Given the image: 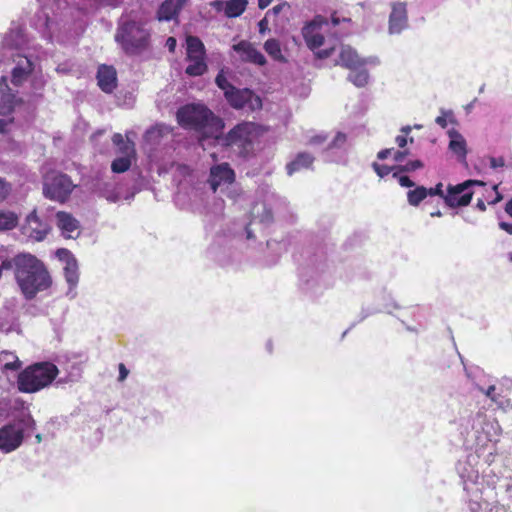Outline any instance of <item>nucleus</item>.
Returning <instances> with one entry per match:
<instances>
[{
	"label": "nucleus",
	"mask_w": 512,
	"mask_h": 512,
	"mask_svg": "<svg viewBox=\"0 0 512 512\" xmlns=\"http://www.w3.org/2000/svg\"><path fill=\"white\" fill-rule=\"evenodd\" d=\"M424 165H423V162L420 161V160H413V161H409L407 162L405 165H399V166H396L398 172H412V171H415L417 169H420L422 168Z\"/></svg>",
	"instance_id": "nucleus-36"
},
{
	"label": "nucleus",
	"mask_w": 512,
	"mask_h": 512,
	"mask_svg": "<svg viewBox=\"0 0 512 512\" xmlns=\"http://www.w3.org/2000/svg\"><path fill=\"white\" fill-rule=\"evenodd\" d=\"M286 6H288V4H287L286 2H283V3H280V4L276 5V6H274V7L271 9V11H272L275 15H277V14H279V13L282 11V9H283L284 7H286Z\"/></svg>",
	"instance_id": "nucleus-50"
},
{
	"label": "nucleus",
	"mask_w": 512,
	"mask_h": 512,
	"mask_svg": "<svg viewBox=\"0 0 512 512\" xmlns=\"http://www.w3.org/2000/svg\"><path fill=\"white\" fill-rule=\"evenodd\" d=\"M59 374L57 366L51 362H39L22 370L17 378L18 390L35 393L49 386Z\"/></svg>",
	"instance_id": "nucleus-4"
},
{
	"label": "nucleus",
	"mask_w": 512,
	"mask_h": 512,
	"mask_svg": "<svg viewBox=\"0 0 512 512\" xmlns=\"http://www.w3.org/2000/svg\"><path fill=\"white\" fill-rule=\"evenodd\" d=\"M176 119L182 128L197 132L200 141L218 139L224 128L223 120L201 103L181 106L176 112Z\"/></svg>",
	"instance_id": "nucleus-2"
},
{
	"label": "nucleus",
	"mask_w": 512,
	"mask_h": 512,
	"mask_svg": "<svg viewBox=\"0 0 512 512\" xmlns=\"http://www.w3.org/2000/svg\"><path fill=\"white\" fill-rule=\"evenodd\" d=\"M407 155H408V151H397L394 154V160L396 162H402Z\"/></svg>",
	"instance_id": "nucleus-48"
},
{
	"label": "nucleus",
	"mask_w": 512,
	"mask_h": 512,
	"mask_svg": "<svg viewBox=\"0 0 512 512\" xmlns=\"http://www.w3.org/2000/svg\"><path fill=\"white\" fill-rule=\"evenodd\" d=\"M348 80L357 87H364L368 83L369 74L367 70L358 68L351 70V73L348 75Z\"/></svg>",
	"instance_id": "nucleus-30"
},
{
	"label": "nucleus",
	"mask_w": 512,
	"mask_h": 512,
	"mask_svg": "<svg viewBox=\"0 0 512 512\" xmlns=\"http://www.w3.org/2000/svg\"><path fill=\"white\" fill-rule=\"evenodd\" d=\"M325 141H326V137L325 136L317 135V136L311 137L310 144H322Z\"/></svg>",
	"instance_id": "nucleus-49"
},
{
	"label": "nucleus",
	"mask_w": 512,
	"mask_h": 512,
	"mask_svg": "<svg viewBox=\"0 0 512 512\" xmlns=\"http://www.w3.org/2000/svg\"><path fill=\"white\" fill-rule=\"evenodd\" d=\"M7 125H8L7 121L0 119V133L6 132Z\"/></svg>",
	"instance_id": "nucleus-58"
},
{
	"label": "nucleus",
	"mask_w": 512,
	"mask_h": 512,
	"mask_svg": "<svg viewBox=\"0 0 512 512\" xmlns=\"http://www.w3.org/2000/svg\"><path fill=\"white\" fill-rule=\"evenodd\" d=\"M224 97L236 110L247 107L250 111H256L262 108V99L249 88L240 89L234 86Z\"/></svg>",
	"instance_id": "nucleus-7"
},
{
	"label": "nucleus",
	"mask_w": 512,
	"mask_h": 512,
	"mask_svg": "<svg viewBox=\"0 0 512 512\" xmlns=\"http://www.w3.org/2000/svg\"><path fill=\"white\" fill-rule=\"evenodd\" d=\"M57 226L61 230L62 235L66 238H74L73 233L79 229V221L72 214L59 211L56 214Z\"/></svg>",
	"instance_id": "nucleus-17"
},
{
	"label": "nucleus",
	"mask_w": 512,
	"mask_h": 512,
	"mask_svg": "<svg viewBox=\"0 0 512 512\" xmlns=\"http://www.w3.org/2000/svg\"><path fill=\"white\" fill-rule=\"evenodd\" d=\"M205 58L206 56H193L192 58H186L190 63L186 67L185 73L192 77L202 76L205 74L208 69Z\"/></svg>",
	"instance_id": "nucleus-20"
},
{
	"label": "nucleus",
	"mask_w": 512,
	"mask_h": 512,
	"mask_svg": "<svg viewBox=\"0 0 512 512\" xmlns=\"http://www.w3.org/2000/svg\"><path fill=\"white\" fill-rule=\"evenodd\" d=\"M24 42V35L19 29H11L5 34L4 45L9 48H19Z\"/></svg>",
	"instance_id": "nucleus-25"
},
{
	"label": "nucleus",
	"mask_w": 512,
	"mask_h": 512,
	"mask_svg": "<svg viewBox=\"0 0 512 512\" xmlns=\"http://www.w3.org/2000/svg\"><path fill=\"white\" fill-rule=\"evenodd\" d=\"M267 130L266 127L255 122L243 121L222 138V144L235 149L241 157L247 158L254 152L255 141Z\"/></svg>",
	"instance_id": "nucleus-3"
},
{
	"label": "nucleus",
	"mask_w": 512,
	"mask_h": 512,
	"mask_svg": "<svg viewBox=\"0 0 512 512\" xmlns=\"http://www.w3.org/2000/svg\"><path fill=\"white\" fill-rule=\"evenodd\" d=\"M14 106L11 100L0 102V114L9 115L13 112Z\"/></svg>",
	"instance_id": "nucleus-39"
},
{
	"label": "nucleus",
	"mask_w": 512,
	"mask_h": 512,
	"mask_svg": "<svg viewBox=\"0 0 512 512\" xmlns=\"http://www.w3.org/2000/svg\"><path fill=\"white\" fill-rule=\"evenodd\" d=\"M448 121L451 123L455 122L454 115L452 111H443L442 115L438 116L435 119V122L443 129H445L448 125Z\"/></svg>",
	"instance_id": "nucleus-35"
},
{
	"label": "nucleus",
	"mask_w": 512,
	"mask_h": 512,
	"mask_svg": "<svg viewBox=\"0 0 512 512\" xmlns=\"http://www.w3.org/2000/svg\"><path fill=\"white\" fill-rule=\"evenodd\" d=\"M233 50L239 54L240 60L247 63L263 66L266 64L264 55L247 41L241 40L232 46Z\"/></svg>",
	"instance_id": "nucleus-10"
},
{
	"label": "nucleus",
	"mask_w": 512,
	"mask_h": 512,
	"mask_svg": "<svg viewBox=\"0 0 512 512\" xmlns=\"http://www.w3.org/2000/svg\"><path fill=\"white\" fill-rule=\"evenodd\" d=\"M332 20H333L334 25H337L339 23L338 19H336V18H333Z\"/></svg>",
	"instance_id": "nucleus-64"
},
{
	"label": "nucleus",
	"mask_w": 512,
	"mask_h": 512,
	"mask_svg": "<svg viewBox=\"0 0 512 512\" xmlns=\"http://www.w3.org/2000/svg\"><path fill=\"white\" fill-rule=\"evenodd\" d=\"M392 148H386L378 152L377 158L380 160L386 159L392 152Z\"/></svg>",
	"instance_id": "nucleus-46"
},
{
	"label": "nucleus",
	"mask_w": 512,
	"mask_h": 512,
	"mask_svg": "<svg viewBox=\"0 0 512 512\" xmlns=\"http://www.w3.org/2000/svg\"><path fill=\"white\" fill-rule=\"evenodd\" d=\"M271 2L272 0H258V7L263 10L268 7Z\"/></svg>",
	"instance_id": "nucleus-53"
},
{
	"label": "nucleus",
	"mask_w": 512,
	"mask_h": 512,
	"mask_svg": "<svg viewBox=\"0 0 512 512\" xmlns=\"http://www.w3.org/2000/svg\"><path fill=\"white\" fill-rule=\"evenodd\" d=\"M407 9L403 2L392 4V11L389 16L390 33H400L407 26Z\"/></svg>",
	"instance_id": "nucleus-12"
},
{
	"label": "nucleus",
	"mask_w": 512,
	"mask_h": 512,
	"mask_svg": "<svg viewBox=\"0 0 512 512\" xmlns=\"http://www.w3.org/2000/svg\"><path fill=\"white\" fill-rule=\"evenodd\" d=\"M502 199V196L500 194H498L497 198L495 199V201H493V203H496L498 201H500Z\"/></svg>",
	"instance_id": "nucleus-63"
},
{
	"label": "nucleus",
	"mask_w": 512,
	"mask_h": 512,
	"mask_svg": "<svg viewBox=\"0 0 512 512\" xmlns=\"http://www.w3.org/2000/svg\"><path fill=\"white\" fill-rule=\"evenodd\" d=\"M167 46L169 48L170 51H174L175 47H176V39L174 37H169L167 39Z\"/></svg>",
	"instance_id": "nucleus-52"
},
{
	"label": "nucleus",
	"mask_w": 512,
	"mask_h": 512,
	"mask_svg": "<svg viewBox=\"0 0 512 512\" xmlns=\"http://www.w3.org/2000/svg\"><path fill=\"white\" fill-rule=\"evenodd\" d=\"M334 48L323 49L315 52V56L319 59H326L332 55Z\"/></svg>",
	"instance_id": "nucleus-40"
},
{
	"label": "nucleus",
	"mask_w": 512,
	"mask_h": 512,
	"mask_svg": "<svg viewBox=\"0 0 512 512\" xmlns=\"http://www.w3.org/2000/svg\"><path fill=\"white\" fill-rule=\"evenodd\" d=\"M157 134L158 136H161V129L160 127H153L147 131V135H153Z\"/></svg>",
	"instance_id": "nucleus-56"
},
{
	"label": "nucleus",
	"mask_w": 512,
	"mask_h": 512,
	"mask_svg": "<svg viewBox=\"0 0 512 512\" xmlns=\"http://www.w3.org/2000/svg\"><path fill=\"white\" fill-rule=\"evenodd\" d=\"M6 270L14 269L15 280L27 300L51 287L52 278L43 261L30 253H19L2 261Z\"/></svg>",
	"instance_id": "nucleus-1"
},
{
	"label": "nucleus",
	"mask_w": 512,
	"mask_h": 512,
	"mask_svg": "<svg viewBox=\"0 0 512 512\" xmlns=\"http://www.w3.org/2000/svg\"><path fill=\"white\" fill-rule=\"evenodd\" d=\"M234 181L235 173L228 163L211 167L208 182L213 192H216L221 184H231Z\"/></svg>",
	"instance_id": "nucleus-11"
},
{
	"label": "nucleus",
	"mask_w": 512,
	"mask_h": 512,
	"mask_svg": "<svg viewBox=\"0 0 512 512\" xmlns=\"http://www.w3.org/2000/svg\"><path fill=\"white\" fill-rule=\"evenodd\" d=\"M490 165L492 168L503 167L505 165V161L502 157L491 158Z\"/></svg>",
	"instance_id": "nucleus-44"
},
{
	"label": "nucleus",
	"mask_w": 512,
	"mask_h": 512,
	"mask_svg": "<svg viewBox=\"0 0 512 512\" xmlns=\"http://www.w3.org/2000/svg\"><path fill=\"white\" fill-rule=\"evenodd\" d=\"M247 0H229L225 5V15L229 18H235L240 16L247 7Z\"/></svg>",
	"instance_id": "nucleus-24"
},
{
	"label": "nucleus",
	"mask_w": 512,
	"mask_h": 512,
	"mask_svg": "<svg viewBox=\"0 0 512 512\" xmlns=\"http://www.w3.org/2000/svg\"><path fill=\"white\" fill-rule=\"evenodd\" d=\"M400 172L395 171L393 173V177L394 178H397L398 179V182L400 184V186L402 187H407V188H410V187H414L415 186V183L406 175H399Z\"/></svg>",
	"instance_id": "nucleus-38"
},
{
	"label": "nucleus",
	"mask_w": 512,
	"mask_h": 512,
	"mask_svg": "<svg viewBox=\"0 0 512 512\" xmlns=\"http://www.w3.org/2000/svg\"><path fill=\"white\" fill-rule=\"evenodd\" d=\"M495 390H496V387L495 385H490L487 389H481V391L488 397L490 398L492 401H496V397L494 395L495 393Z\"/></svg>",
	"instance_id": "nucleus-43"
},
{
	"label": "nucleus",
	"mask_w": 512,
	"mask_h": 512,
	"mask_svg": "<svg viewBox=\"0 0 512 512\" xmlns=\"http://www.w3.org/2000/svg\"><path fill=\"white\" fill-rule=\"evenodd\" d=\"M505 212L512 218V198L506 203Z\"/></svg>",
	"instance_id": "nucleus-55"
},
{
	"label": "nucleus",
	"mask_w": 512,
	"mask_h": 512,
	"mask_svg": "<svg viewBox=\"0 0 512 512\" xmlns=\"http://www.w3.org/2000/svg\"><path fill=\"white\" fill-rule=\"evenodd\" d=\"M20 366H21V362L16 357V359L13 362L6 363L4 365V369L15 371V370H18L20 368Z\"/></svg>",
	"instance_id": "nucleus-41"
},
{
	"label": "nucleus",
	"mask_w": 512,
	"mask_h": 512,
	"mask_svg": "<svg viewBox=\"0 0 512 512\" xmlns=\"http://www.w3.org/2000/svg\"><path fill=\"white\" fill-rule=\"evenodd\" d=\"M129 374V370L126 368V366L123 363L119 364V381H124Z\"/></svg>",
	"instance_id": "nucleus-42"
},
{
	"label": "nucleus",
	"mask_w": 512,
	"mask_h": 512,
	"mask_svg": "<svg viewBox=\"0 0 512 512\" xmlns=\"http://www.w3.org/2000/svg\"><path fill=\"white\" fill-rule=\"evenodd\" d=\"M499 228L512 235V223L501 221L499 222Z\"/></svg>",
	"instance_id": "nucleus-45"
},
{
	"label": "nucleus",
	"mask_w": 512,
	"mask_h": 512,
	"mask_svg": "<svg viewBox=\"0 0 512 512\" xmlns=\"http://www.w3.org/2000/svg\"><path fill=\"white\" fill-rule=\"evenodd\" d=\"M112 143L117 147L116 153L118 156H126L129 159L135 160L136 149L135 143L132 140H125L122 134L115 133L112 136Z\"/></svg>",
	"instance_id": "nucleus-19"
},
{
	"label": "nucleus",
	"mask_w": 512,
	"mask_h": 512,
	"mask_svg": "<svg viewBox=\"0 0 512 512\" xmlns=\"http://www.w3.org/2000/svg\"><path fill=\"white\" fill-rule=\"evenodd\" d=\"M372 168L373 170L375 171V173L380 177V178H383L387 175H389L393 170L397 171V168L396 166H387V165H382V164H379L377 162H374L372 164Z\"/></svg>",
	"instance_id": "nucleus-34"
},
{
	"label": "nucleus",
	"mask_w": 512,
	"mask_h": 512,
	"mask_svg": "<svg viewBox=\"0 0 512 512\" xmlns=\"http://www.w3.org/2000/svg\"><path fill=\"white\" fill-rule=\"evenodd\" d=\"M428 196L425 186H415L413 190L407 192V201L409 205L417 207Z\"/></svg>",
	"instance_id": "nucleus-27"
},
{
	"label": "nucleus",
	"mask_w": 512,
	"mask_h": 512,
	"mask_svg": "<svg viewBox=\"0 0 512 512\" xmlns=\"http://www.w3.org/2000/svg\"><path fill=\"white\" fill-rule=\"evenodd\" d=\"M484 186L485 183L480 180H466L457 185H449L447 188L446 205L451 208L467 206L470 204L473 192L467 191L471 186Z\"/></svg>",
	"instance_id": "nucleus-8"
},
{
	"label": "nucleus",
	"mask_w": 512,
	"mask_h": 512,
	"mask_svg": "<svg viewBox=\"0 0 512 512\" xmlns=\"http://www.w3.org/2000/svg\"><path fill=\"white\" fill-rule=\"evenodd\" d=\"M319 25L312 21L302 28V36L309 49L315 50L324 44V36L317 31Z\"/></svg>",
	"instance_id": "nucleus-18"
},
{
	"label": "nucleus",
	"mask_w": 512,
	"mask_h": 512,
	"mask_svg": "<svg viewBox=\"0 0 512 512\" xmlns=\"http://www.w3.org/2000/svg\"><path fill=\"white\" fill-rule=\"evenodd\" d=\"M18 224V217L10 211H0V231L11 230Z\"/></svg>",
	"instance_id": "nucleus-29"
},
{
	"label": "nucleus",
	"mask_w": 512,
	"mask_h": 512,
	"mask_svg": "<svg viewBox=\"0 0 512 512\" xmlns=\"http://www.w3.org/2000/svg\"><path fill=\"white\" fill-rule=\"evenodd\" d=\"M428 196H439L443 198L444 202L446 203V196L443 191V184L441 182L437 183L434 187L427 188Z\"/></svg>",
	"instance_id": "nucleus-37"
},
{
	"label": "nucleus",
	"mask_w": 512,
	"mask_h": 512,
	"mask_svg": "<svg viewBox=\"0 0 512 512\" xmlns=\"http://www.w3.org/2000/svg\"><path fill=\"white\" fill-rule=\"evenodd\" d=\"M97 81L105 93H112L117 87V73L113 66L100 65L97 71Z\"/></svg>",
	"instance_id": "nucleus-13"
},
{
	"label": "nucleus",
	"mask_w": 512,
	"mask_h": 512,
	"mask_svg": "<svg viewBox=\"0 0 512 512\" xmlns=\"http://www.w3.org/2000/svg\"><path fill=\"white\" fill-rule=\"evenodd\" d=\"M476 207H477L480 211H485V210H486L485 202H484L482 199H478L477 204H476Z\"/></svg>",
	"instance_id": "nucleus-57"
},
{
	"label": "nucleus",
	"mask_w": 512,
	"mask_h": 512,
	"mask_svg": "<svg viewBox=\"0 0 512 512\" xmlns=\"http://www.w3.org/2000/svg\"><path fill=\"white\" fill-rule=\"evenodd\" d=\"M395 142L397 143V145L400 147V148H403L406 146L407 144V137L406 135H398L396 138H395Z\"/></svg>",
	"instance_id": "nucleus-47"
},
{
	"label": "nucleus",
	"mask_w": 512,
	"mask_h": 512,
	"mask_svg": "<svg viewBox=\"0 0 512 512\" xmlns=\"http://www.w3.org/2000/svg\"><path fill=\"white\" fill-rule=\"evenodd\" d=\"M133 161L126 156H117L111 163V170L117 174L124 173L130 169Z\"/></svg>",
	"instance_id": "nucleus-31"
},
{
	"label": "nucleus",
	"mask_w": 512,
	"mask_h": 512,
	"mask_svg": "<svg viewBox=\"0 0 512 512\" xmlns=\"http://www.w3.org/2000/svg\"><path fill=\"white\" fill-rule=\"evenodd\" d=\"M259 32L260 33H264L267 29V21L266 19H262L260 22H259Z\"/></svg>",
	"instance_id": "nucleus-54"
},
{
	"label": "nucleus",
	"mask_w": 512,
	"mask_h": 512,
	"mask_svg": "<svg viewBox=\"0 0 512 512\" xmlns=\"http://www.w3.org/2000/svg\"><path fill=\"white\" fill-rule=\"evenodd\" d=\"M451 141L449 143V148L453 153H455L461 160L466 158L467 150H466V141L461 134L456 131L449 132Z\"/></svg>",
	"instance_id": "nucleus-21"
},
{
	"label": "nucleus",
	"mask_w": 512,
	"mask_h": 512,
	"mask_svg": "<svg viewBox=\"0 0 512 512\" xmlns=\"http://www.w3.org/2000/svg\"><path fill=\"white\" fill-rule=\"evenodd\" d=\"M336 64L350 70H355L364 67L366 60L362 59L352 47L343 46L339 54V61Z\"/></svg>",
	"instance_id": "nucleus-14"
},
{
	"label": "nucleus",
	"mask_w": 512,
	"mask_h": 512,
	"mask_svg": "<svg viewBox=\"0 0 512 512\" xmlns=\"http://www.w3.org/2000/svg\"><path fill=\"white\" fill-rule=\"evenodd\" d=\"M33 66L31 61L25 57V65L18 64L12 70V78L11 81L14 85H20L27 76L32 72Z\"/></svg>",
	"instance_id": "nucleus-22"
},
{
	"label": "nucleus",
	"mask_w": 512,
	"mask_h": 512,
	"mask_svg": "<svg viewBox=\"0 0 512 512\" xmlns=\"http://www.w3.org/2000/svg\"><path fill=\"white\" fill-rule=\"evenodd\" d=\"M7 195V189L4 182L0 179V200H3Z\"/></svg>",
	"instance_id": "nucleus-51"
},
{
	"label": "nucleus",
	"mask_w": 512,
	"mask_h": 512,
	"mask_svg": "<svg viewBox=\"0 0 512 512\" xmlns=\"http://www.w3.org/2000/svg\"><path fill=\"white\" fill-rule=\"evenodd\" d=\"M187 53L186 58L193 56H206L203 42L196 36H188L186 38Z\"/></svg>",
	"instance_id": "nucleus-23"
},
{
	"label": "nucleus",
	"mask_w": 512,
	"mask_h": 512,
	"mask_svg": "<svg viewBox=\"0 0 512 512\" xmlns=\"http://www.w3.org/2000/svg\"><path fill=\"white\" fill-rule=\"evenodd\" d=\"M346 140V136L343 133H338L335 137V141H342L344 142Z\"/></svg>",
	"instance_id": "nucleus-59"
},
{
	"label": "nucleus",
	"mask_w": 512,
	"mask_h": 512,
	"mask_svg": "<svg viewBox=\"0 0 512 512\" xmlns=\"http://www.w3.org/2000/svg\"><path fill=\"white\" fill-rule=\"evenodd\" d=\"M430 216H431L432 218H434V217H441V216H442V213H441V211H440V210H436V211L431 212V213H430Z\"/></svg>",
	"instance_id": "nucleus-60"
},
{
	"label": "nucleus",
	"mask_w": 512,
	"mask_h": 512,
	"mask_svg": "<svg viewBox=\"0 0 512 512\" xmlns=\"http://www.w3.org/2000/svg\"><path fill=\"white\" fill-rule=\"evenodd\" d=\"M76 185L71 178L62 172L52 171L45 175L43 181V194L46 198L64 203L70 197Z\"/></svg>",
	"instance_id": "nucleus-6"
},
{
	"label": "nucleus",
	"mask_w": 512,
	"mask_h": 512,
	"mask_svg": "<svg viewBox=\"0 0 512 512\" xmlns=\"http://www.w3.org/2000/svg\"><path fill=\"white\" fill-rule=\"evenodd\" d=\"M187 1L188 0H165L158 9V19L160 21H170L177 18Z\"/></svg>",
	"instance_id": "nucleus-15"
},
{
	"label": "nucleus",
	"mask_w": 512,
	"mask_h": 512,
	"mask_svg": "<svg viewBox=\"0 0 512 512\" xmlns=\"http://www.w3.org/2000/svg\"><path fill=\"white\" fill-rule=\"evenodd\" d=\"M264 49L269 56H271L274 60L285 62L286 59L282 55L280 42L277 39L270 38L266 40L264 43Z\"/></svg>",
	"instance_id": "nucleus-26"
},
{
	"label": "nucleus",
	"mask_w": 512,
	"mask_h": 512,
	"mask_svg": "<svg viewBox=\"0 0 512 512\" xmlns=\"http://www.w3.org/2000/svg\"><path fill=\"white\" fill-rule=\"evenodd\" d=\"M64 275L66 281L70 284V286H75L78 282V271L77 264L75 261L67 262L64 268Z\"/></svg>",
	"instance_id": "nucleus-32"
},
{
	"label": "nucleus",
	"mask_w": 512,
	"mask_h": 512,
	"mask_svg": "<svg viewBox=\"0 0 512 512\" xmlns=\"http://www.w3.org/2000/svg\"><path fill=\"white\" fill-rule=\"evenodd\" d=\"M315 157L308 152H299L293 160L288 162L285 166L286 172L289 176L302 170H308L313 167Z\"/></svg>",
	"instance_id": "nucleus-16"
},
{
	"label": "nucleus",
	"mask_w": 512,
	"mask_h": 512,
	"mask_svg": "<svg viewBox=\"0 0 512 512\" xmlns=\"http://www.w3.org/2000/svg\"><path fill=\"white\" fill-rule=\"evenodd\" d=\"M23 430L14 425H5L0 428V450L10 453L16 450L23 442Z\"/></svg>",
	"instance_id": "nucleus-9"
},
{
	"label": "nucleus",
	"mask_w": 512,
	"mask_h": 512,
	"mask_svg": "<svg viewBox=\"0 0 512 512\" xmlns=\"http://www.w3.org/2000/svg\"><path fill=\"white\" fill-rule=\"evenodd\" d=\"M0 84H5L7 86V78L5 76H2L0 79Z\"/></svg>",
	"instance_id": "nucleus-62"
},
{
	"label": "nucleus",
	"mask_w": 512,
	"mask_h": 512,
	"mask_svg": "<svg viewBox=\"0 0 512 512\" xmlns=\"http://www.w3.org/2000/svg\"><path fill=\"white\" fill-rule=\"evenodd\" d=\"M27 221H28V224L30 226V229H31V232H30V236L33 237L34 239H36L37 241H41L43 240L47 233H48V230L46 227H43L41 229H38L37 227H33L32 225L35 224L37 226L40 225L39 223V218L38 216L34 213H31L28 218H27Z\"/></svg>",
	"instance_id": "nucleus-28"
},
{
	"label": "nucleus",
	"mask_w": 512,
	"mask_h": 512,
	"mask_svg": "<svg viewBox=\"0 0 512 512\" xmlns=\"http://www.w3.org/2000/svg\"><path fill=\"white\" fill-rule=\"evenodd\" d=\"M401 131H402L405 135H407V134H409V133L411 132V127H410V126H405V127H403V128L401 129Z\"/></svg>",
	"instance_id": "nucleus-61"
},
{
	"label": "nucleus",
	"mask_w": 512,
	"mask_h": 512,
	"mask_svg": "<svg viewBox=\"0 0 512 512\" xmlns=\"http://www.w3.org/2000/svg\"><path fill=\"white\" fill-rule=\"evenodd\" d=\"M115 40L127 54L137 55L148 48L150 33L141 23L127 21L118 27Z\"/></svg>",
	"instance_id": "nucleus-5"
},
{
	"label": "nucleus",
	"mask_w": 512,
	"mask_h": 512,
	"mask_svg": "<svg viewBox=\"0 0 512 512\" xmlns=\"http://www.w3.org/2000/svg\"><path fill=\"white\" fill-rule=\"evenodd\" d=\"M216 85L223 91L224 96L226 95V92H229L231 89H233L234 85H232L224 75L223 70H221L216 78H215Z\"/></svg>",
	"instance_id": "nucleus-33"
}]
</instances>
